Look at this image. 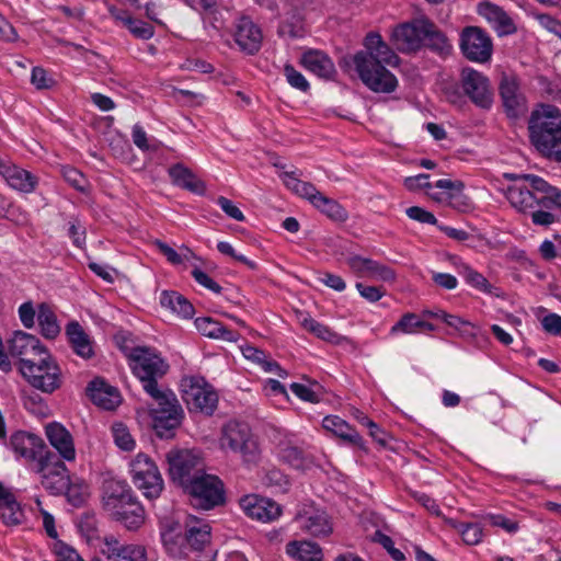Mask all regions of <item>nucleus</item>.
Wrapping results in <instances>:
<instances>
[{"label":"nucleus","mask_w":561,"mask_h":561,"mask_svg":"<svg viewBox=\"0 0 561 561\" xmlns=\"http://www.w3.org/2000/svg\"><path fill=\"white\" fill-rule=\"evenodd\" d=\"M133 374L154 401L149 409L153 430L160 438H172L183 419V410L174 392L159 386L158 380L169 370V364L151 347H123Z\"/></svg>","instance_id":"nucleus-1"},{"label":"nucleus","mask_w":561,"mask_h":561,"mask_svg":"<svg viewBox=\"0 0 561 561\" xmlns=\"http://www.w3.org/2000/svg\"><path fill=\"white\" fill-rule=\"evenodd\" d=\"M512 181L504 194L519 213L530 214L536 226L548 227L558 220L561 211V191L535 174L505 173Z\"/></svg>","instance_id":"nucleus-2"},{"label":"nucleus","mask_w":561,"mask_h":561,"mask_svg":"<svg viewBox=\"0 0 561 561\" xmlns=\"http://www.w3.org/2000/svg\"><path fill=\"white\" fill-rule=\"evenodd\" d=\"M364 46L365 50L354 56L360 80L374 92H393L398 80L386 67L398 66L399 57L378 33L367 34Z\"/></svg>","instance_id":"nucleus-3"},{"label":"nucleus","mask_w":561,"mask_h":561,"mask_svg":"<svg viewBox=\"0 0 561 561\" xmlns=\"http://www.w3.org/2000/svg\"><path fill=\"white\" fill-rule=\"evenodd\" d=\"M529 141L546 159L561 163V111L541 105L528 121Z\"/></svg>","instance_id":"nucleus-4"},{"label":"nucleus","mask_w":561,"mask_h":561,"mask_svg":"<svg viewBox=\"0 0 561 561\" xmlns=\"http://www.w3.org/2000/svg\"><path fill=\"white\" fill-rule=\"evenodd\" d=\"M103 507L128 530H137L145 523V510L125 481L112 479L104 482Z\"/></svg>","instance_id":"nucleus-5"},{"label":"nucleus","mask_w":561,"mask_h":561,"mask_svg":"<svg viewBox=\"0 0 561 561\" xmlns=\"http://www.w3.org/2000/svg\"><path fill=\"white\" fill-rule=\"evenodd\" d=\"M219 446L224 451L239 455L247 465L257 463L261 450L250 426L240 421L230 420L221 427Z\"/></svg>","instance_id":"nucleus-6"},{"label":"nucleus","mask_w":561,"mask_h":561,"mask_svg":"<svg viewBox=\"0 0 561 561\" xmlns=\"http://www.w3.org/2000/svg\"><path fill=\"white\" fill-rule=\"evenodd\" d=\"M210 526L203 520L192 518L186 525L185 535H175L172 530L162 534L168 553L173 558H184L188 550L202 551L210 543Z\"/></svg>","instance_id":"nucleus-7"},{"label":"nucleus","mask_w":561,"mask_h":561,"mask_svg":"<svg viewBox=\"0 0 561 561\" xmlns=\"http://www.w3.org/2000/svg\"><path fill=\"white\" fill-rule=\"evenodd\" d=\"M30 365L20 366V371L28 383L45 392L51 393L61 386V370L47 352L35 362L27 360Z\"/></svg>","instance_id":"nucleus-8"},{"label":"nucleus","mask_w":561,"mask_h":561,"mask_svg":"<svg viewBox=\"0 0 561 561\" xmlns=\"http://www.w3.org/2000/svg\"><path fill=\"white\" fill-rule=\"evenodd\" d=\"M184 492L190 496L192 505L202 510H211L225 501V491L221 480L205 471L193 479L185 488Z\"/></svg>","instance_id":"nucleus-9"},{"label":"nucleus","mask_w":561,"mask_h":561,"mask_svg":"<svg viewBox=\"0 0 561 561\" xmlns=\"http://www.w3.org/2000/svg\"><path fill=\"white\" fill-rule=\"evenodd\" d=\"M182 397L191 411L211 415L217 409L218 394L203 377H184L181 381Z\"/></svg>","instance_id":"nucleus-10"},{"label":"nucleus","mask_w":561,"mask_h":561,"mask_svg":"<svg viewBox=\"0 0 561 561\" xmlns=\"http://www.w3.org/2000/svg\"><path fill=\"white\" fill-rule=\"evenodd\" d=\"M134 484L147 499H157L163 490V479L154 461L139 453L130 462Z\"/></svg>","instance_id":"nucleus-11"},{"label":"nucleus","mask_w":561,"mask_h":561,"mask_svg":"<svg viewBox=\"0 0 561 561\" xmlns=\"http://www.w3.org/2000/svg\"><path fill=\"white\" fill-rule=\"evenodd\" d=\"M33 472L39 476L42 486L53 495L64 494L69 485L67 467L54 453L35 462Z\"/></svg>","instance_id":"nucleus-12"},{"label":"nucleus","mask_w":561,"mask_h":561,"mask_svg":"<svg viewBox=\"0 0 561 561\" xmlns=\"http://www.w3.org/2000/svg\"><path fill=\"white\" fill-rule=\"evenodd\" d=\"M170 478L185 488L204 471L201 457L188 449H172L167 454Z\"/></svg>","instance_id":"nucleus-13"},{"label":"nucleus","mask_w":561,"mask_h":561,"mask_svg":"<svg viewBox=\"0 0 561 561\" xmlns=\"http://www.w3.org/2000/svg\"><path fill=\"white\" fill-rule=\"evenodd\" d=\"M460 49L470 61L483 64L491 59L493 44L484 30L467 26L460 34Z\"/></svg>","instance_id":"nucleus-14"},{"label":"nucleus","mask_w":561,"mask_h":561,"mask_svg":"<svg viewBox=\"0 0 561 561\" xmlns=\"http://www.w3.org/2000/svg\"><path fill=\"white\" fill-rule=\"evenodd\" d=\"M295 520L300 530L313 537H328L333 531L331 517L314 503L299 505Z\"/></svg>","instance_id":"nucleus-15"},{"label":"nucleus","mask_w":561,"mask_h":561,"mask_svg":"<svg viewBox=\"0 0 561 561\" xmlns=\"http://www.w3.org/2000/svg\"><path fill=\"white\" fill-rule=\"evenodd\" d=\"M460 82L465 94L481 108H489L493 102L490 80L478 70L467 67L460 73Z\"/></svg>","instance_id":"nucleus-16"},{"label":"nucleus","mask_w":561,"mask_h":561,"mask_svg":"<svg viewBox=\"0 0 561 561\" xmlns=\"http://www.w3.org/2000/svg\"><path fill=\"white\" fill-rule=\"evenodd\" d=\"M10 446L18 457L24 459L31 470L35 467V462L50 453L41 437L26 432L14 433L10 438Z\"/></svg>","instance_id":"nucleus-17"},{"label":"nucleus","mask_w":561,"mask_h":561,"mask_svg":"<svg viewBox=\"0 0 561 561\" xmlns=\"http://www.w3.org/2000/svg\"><path fill=\"white\" fill-rule=\"evenodd\" d=\"M427 20L420 18L397 26L392 32V42L397 49L402 53L419 50L424 43Z\"/></svg>","instance_id":"nucleus-18"},{"label":"nucleus","mask_w":561,"mask_h":561,"mask_svg":"<svg viewBox=\"0 0 561 561\" xmlns=\"http://www.w3.org/2000/svg\"><path fill=\"white\" fill-rule=\"evenodd\" d=\"M8 351L20 359V366L30 365L27 360L35 362L48 352L36 336L22 331L14 332L8 340Z\"/></svg>","instance_id":"nucleus-19"},{"label":"nucleus","mask_w":561,"mask_h":561,"mask_svg":"<svg viewBox=\"0 0 561 561\" xmlns=\"http://www.w3.org/2000/svg\"><path fill=\"white\" fill-rule=\"evenodd\" d=\"M240 506L249 517L263 523L273 522L282 514V508L276 502L254 494L243 496Z\"/></svg>","instance_id":"nucleus-20"},{"label":"nucleus","mask_w":561,"mask_h":561,"mask_svg":"<svg viewBox=\"0 0 561 561\" xmlns=\"http://www.w3.org/2000/svg\"><path fill=\"white\" fill-rule=\"evenodd\" d=\"M346 264L359 277H368L381 282H392L396 279V273L391 267L368 257L352 255L346 259Z\"/></svg>","instance_id":"nucleus-21"},{"label":"nucleus","mask_w":561,"mask_h":561,"mask_svg":"<svg viewBox=\"0 0 561 561\" xmlns=\"http://www.w3.org/2000/svg\"><path fill=\"white\" fill-rule=\"evenodd\" d=\"M263 41L261 28L248 16L238 20L234 31V42L239 49L248 55L256 54Z\"/></svg>","instance_id":"nucleus-22"},{"label":"nucleus","mask_w":561,"mask_h":561,"mask_svg":"<svg viewBox=\"0 0 561 561\" xmlns=\"http://www.w3.org/2000/svg\"><path fill=\"white\" fill-rule=\"evenodd\" d=\"M499 89L508 116L517 117L526 110L525 98L519 90V82L515 76L503 75Z\"/></svg>","instance_id":"nucleus-23"},{"label":"nucleus","mask_w":561,"mask_h":561,"mask_svg":"<svg viewBox=\"0 0 561 561\" xmlns=\"http://www.w3.org/2000/svg\"><path fill=\"white\" fill-rule=\"evenodd\" d=\"M45 434L49 444L66 461H75L76 448L72 435L59 423H49L45 427Z\"/></svg>","instance_id":"nucleus-24"},{"label":"nucleus","mask_w":561,"mask_h":561,"mask_svg":"<svg viewBox=\"0 0 561 561\" xmlns=\"http://www.w3.org/2000/svg\"><path fill=\"white\" fill-rule=\"evenodd\" d=\"M0 175L14 190L31 193L37 185V179L28 171L0 159Z\"/></svg>","instance_id":"nucleus-25"},{"label":"nucleus","mask_w":561,"mask_h":561,"mask_svg":"<svg viewBox=\"0 0 561 561\" xmlns=\"http://www.w3.org/2000/svg\"><path fill=\"white\" fill-rule=\"evenodd\" d=\"M88 393L93 403L104 410H114L121 403L118 390L102 379L91 381Z\"/></svg>","instance_id":"nucleus-26"},{"label":"nucleus","mask_w":561,"mask_h":561,"mask_svg":"<svg viewBox=\"0 0 561 561\" xmlns=\"http://www.w3.org/2000/svg\"><path fill=\"white\" fill-rule=\"evenodd\" d=\"M478 12L492 24L499 35H508L516 31L513 20L499 5L491 2L480 3Z\"/></svg>","instance_id":"nucleus-27"},{"label":"nucleus","mask_w":561,"mask_h":561,"mask_svg":"<svg viewBox=\"0 0 561 561\" xmlns=\"http://www.w3.org/2000/svg\"><path fill=\"white\" fill-rule=\"evenodd\" d=\"M169 175L172 183L181 188L198 195H203L206 191L205 183L181 163L172 165L169 169Z\"/></svg>","instance_id":"nucleus-28"},{"label":"nucleus","mask_w":561,"mask_h":561,"mask_svg":"<svg viewBox=\"0 0 561 561\" xmlns=\"http://www.w3.org/2000/svg\"><path fill=\"white\" fill-rule=\"evenodd\" d=\"M196 329L209 339L222 340L226 342H237L240 337L239 333L228 329L219 321L209 317L195 319Z\"/></svg>","instance_id":"nucleus-29"},{"label":"nucleus","mask_w":561,"mask_h":561,"mask_svg":"<svg viewBox=\"0 0 561 561\" xmlns=\"http://www.w3.org/2000/svg\"><path fill=\"white\" fill-rule=\"evenodd\" d=\"M324 430L332 432L335 436L354 446L363 447L364 440L358 432L347 422L336 415L325 416L322 421Z\"/></svg>","instance_id":"nucleus-30"},{"label":"nucleus","mask_w":561,"mask_h":561,"mask_svg":"<svg viewBox=\"0 0 561 561\" xmlns=\"http://www.w3.org/2000/svg\"><path fill=\"white\" fill-rule=\"evenodd\" d=\"M302 66L322 78H331L335 72L333 61L320 50H309L301 57Z\"/></svg>","instance_id":"nucleus-31"},{"label":"nucleus","mask_w":561,"mask_h":561,"mask_svg":"<svg viewBox=\"0 0 561 561\" xmlns=\"http://www.w3.org/2000/svg\"><path fill=\"white\" fill-rule=\"evenodd\" d=\"M278 448L280 460L294 469L304 471L312 467V458L307 455L300 447L291 445L290 443H282L279 444Z\"/></svg>","instance_id":"nucleus-32"},{"label":"nucleus","mask_w":561,"mask_h":561,"mask_svg":"<svg viewBox=\"0 0 561 561\" xmlns=\"http://www.w3.org/2000/svg\"><path fill=\"white\" fill-rule=\"evenodd\" d=\"M286 552L297 561H322L323 559L320 546L308 540H294L288 542Z\"/></svg>","instance_id":"nucleus-33"},{"label":"nucleus","mask_w":561,"mask_h":561,"mask_svg":"<svg viewBox=\"0 0 561 561\" xmlns=\"http://www.w3.org/2000/svg\"><path fill=\"white\" fill-rule=\"evenodd\" d=\"M423 46L440 56L450 54L453 49L448 37L430 19L426 24Z\"/></svg>","instance_id":"nucleus-34"},{"label":"nucleus","mask_w":561,"mask_h":561,"mask_svg":"<svg viewBox=\"0 0 561 561\" xmlns=\"http://www.w3.org/2000/svg\"><path fill=\"white\" fill-rule=\"evenodd\" d=\"M160 304L184 319H191L195 312L193 305L178 291H163Z\"/></svg>","instance_id":"nucleus-35"},{"label":"nucleus","mask_w":561,"mask_h":561,"mask_svg":"<svg viewBox=\"0 0 561 561\" xmlns=\"http://www.w3.org/2000/svg\"><path fill=\"white\" fill-rule=\"evenodd\" d=\"M66 333L76 354L83 358H90L93 355L91 342L78 322H70Z\"/></svg>","instance_id":"nucleus-36"},{"label":"nucleus","mask_w":561,"mask_h":561,"mask_svg":"<svg viewBox=\"0 0 561 561\" xmlns=\"http://www.w3.org/2000/svg\"><path fill=\"white\" fill-rule=\"evenodd\" d=\"M37 322L41 328V333L46 339H55L60 333L57 317L47 304H41L38 306Z\"/></svg>","instance_id":"nucleus-37"},{"label":"nucleus","mask_w":561,"mask_h":561,"mask_svg":"<svg viewBox=\"0 0 561 561\" xmlns=\"http://www.w3.org/2000/svg\"><path fill=\"white\" fill-rule=\"evenodd\" d=\"M460 274L462 275L465 280L473 288H476L482 293L489 294V295H494L496 297L500 296V293L497 291L499 288L491 285L489 283V280L482 274L474 271L470 266L462 265Z\"/></svg>","instance_id":"nucleus-38"},{"label":"nucleus","mask_w":561,"mask_h":561,"mask_svg":"<svg viewBox=\"0 0 561 561\" xmlns=\"http://www.w3.org/2000/svg\"><path fill=\"white\" fill-rule=\"evenodd\" d=\"M313 206L333 220L344 221L347 218L346 210L336 201L322 193L316 197Z\"/></svg>","instance_id":"nucleus-39"},{"label":"nucleus","mask_w":561,"mask_h":561,"mask_svg":"<svg viewBox=\"0 0 561 561\" xmlns=\"http://www.w3.org/2000/svg\"><path fill=\"white\" fill-rule=\"evenodd\" d=\"M301 324L307 331L311 332L323 341L330 342L332 344H339L342 341L341 335L312 318H305L301 321Z\"/></svg>","instance_id":"nucleus-40"},{"label":"nucleus","mask_w":561,"mask_h":561,"mask_svg":"<svg viewBox=\"0 0 561 561\" xmlns=\"http://www.w3.org/2000/svg\"><path fill=\"white\" fill-rule=\"evenodd\" d=\"M448 523L460 533L462 540L467 545H478L482 540L483 531L480 524H463L453 519H449Z\"/></svg>","instance_id":"nucleus-41"},{"label":"nucleus","mask_w":561,"mask_h":561,"mask_svg":"<svg viewBox=\"0 0 561 561\" xmlns=\"http://www.w3.org/2000/svg\"><path fill=\"white\" fill-rule=\"evenodd\" d=\"M242 354L247 359L261 364L265 371L276 373L279 376H282L280 373L284 371L276 362L267 360L266 354L262 350H259L252 345H245L242 347Z\"/></svg>","instance_id":"nucleus-42"},{"label":"nucleus","mask_w":561,"mask_h":561,"mask_svg":"<svg viewBox=\"0 0 561 561\" xmlns=\"http://www.w3.org/2000/svg\"><path fill=\"white\" fill-rule=\"evenodd\" d=\"M78 528L88 542L100 538L98 519L94 514H82L78 523Z\"/></svg>","instance_id":"nucleus-43"},{"label":"nucleus","mask_w":561,"mask_h":561,"mask_svg":"<svg viewBox=\"0 0 561 561\" xmlns=\"http://www.w3.org/2000/svg\"><path fill=\"white\" fill-rule=\"evenodd\" d=\"M113 438L118 448L130 451L135 448L136 443L126 425L116 423L112 427Z\"/></svg>","instance_id":"nucleus-44"},{"label":"nucleus","mask_w":561,"mask_h":561,"mask_svg":"<svg viewBox=\"0 0 561 561\" xmlns=\"http://www.w3.org/2000/svg\"><path fill=\"white\" fill-rule=\"evenodd\" d=\"M0 510L2 511L1 517L5 525H20L24 518L23 511L21 510L20 504L16 502L15 497L1 506Z\"/></svg>","instance_id":"nucleus-45"},{"label":"nucleus","mask_w":561,"mask_h":561,"mask_svg":"<svg viewBox=\"0 0 561 561\" xmlns=\"http://www.w3.org/2000/svg\"><path fill=\"white\" fill-rule=\"evenodd\" d=\"M420 318L415 313H405L401 319L391 328L392 335L398 333L413 334L419 331Z\"/></svg>","instance_id":"nucleus-46"},{"label":"nucleus","mask_w":561,"mask_h":561,"mask_svg":"<svg viewBox=\"0 0 561 561\" xmlns=\"http://www.w3.org/2000/svg\"><path fill=\"white\" fill-rule=\"evenodd\" d=\"M124 25L138 38L149 39L153 35V27L149 23L135 20L131 16L124 19Z\"/></svg>","instance_id":"nucleus-47"},{"label":"nucleus","mask_w":561,"mask_h":561,"mask_svg":"<svg viewBox=\"0 0 561 561\" xmlns=\"http://www.w3.org/2000/svg\"><path fill=\"white\" fill-rule=\"evenodd\" d=\"M116 551V558H121L126 561H146L147 559L145 548L139 545L123 546Z\"/></svg>","instance_id":"nucleus-48"},{"label":"nucleus","mask_w":561,"mask_h":561,"mask_svg":"<svg viewBox=\"0 0 561 561\" xmlns=\"http://www.w3.org/2000/svg\"><path fill=\"white\" fill-rule=\"evenodd\" d=\"M278 34L283 37L299 38L304 36L305 31L301 22L298 19L293 18L284 21L279 25Z\"/></svg>","instance_id":"nucleus-49"},{"label":"nucleus","mask_w":561,"mask_h":561,"mask_svg":"<svg viewBox=\"0 0 561 561\" xmlns=\"http://www.w3.org/2000/svg\"><path fill=\"white\" fill-rule=\"evenodd\" d=\"M284 75L287 79V82L295 89L300 91H307L309 89V83L306 78L297 71L294 66L290 64H286L284 67Z\"/></svg>","instance_id":"nucleus-50"},{"label":"nucleus","mask_w":561,"mask_h":561,"mask_svg":"<svg viewBox=\"0 0 561 561\" xmlns=\"http://www.w3.org/2000/svg\"><path fill=\"white\" fill-rule=\"evenodd\" d=\"M62 175L72 187L80 192H85L88 182L79 170L72 167H65Z\"/></svg>","instance_id":"nucleus-51"},{"label":"nucleus","mask_w":561,"mask_h":561,"mask_svg":"<svg viewBox=\"0 0 561 561\" xmlns=\"http://www.w3.org/2000/svg\"><path fill=\"white\" fill-rule=\"evenodd\" d=\"M355 287L359 295L369 302H376L386 295V290L382 286H370L364 283H356Z\"/></svg>","instance_id":"nucleus-52"},{"label":"nucleus","mask_w":561,"mask_h":561,"mask_svg":"<svg viewBox=\"0 0 561 561\" xmlns=\"http://www.w3.org/2000/svg\"><path fill=\"white\" fill-rule=\"evenodd\" d=\"M54 551L57 556L56 561H83L77 551L61 540H56Z\"/></svg>","instance_id":"nucleus-53"},{"label":"nucleus","mask_w":561,"mask_h":561,"mask_svg":"<svg viewBox=\"0 0 561 561\" xmlns=\"http://www.w3.org/2000/svg\"><path fill=\"white\" fill-rule=\"evenodd\" d=\"M31 82L36 89H50L55 84V80L47 75L42 67H34L32 70Z\"/></svg>","instance_id":"nucleus-54"},{"label":"nucleus","mask_w":561,"mask_h":561,"mask_svg":"<svg viewBox=\"0 0 561 561\" xmlns=\"http://www.w3.org/2000/svg\"><path fill=\"white\" fill-rule=\"evenodd\" d=\"M405 214L410 219L419 221L421 224H430V225L437 224L436 217L431 211H427L424 208L419 207V206L409 207L405 210Z\"/></svg>","instance_id":"nucleus-55"},{"label":"nucleus","mask_w":561,"mask_h":561,"mask_svg":"<svg viewBox=\"0 0 561 561\" xmlns=\"http://www.w3.org/2000/svg\"><path fill=\"white\" fill-rule=\"evenodd\" d=\"M217 204L219 205L221 210L230 218L237 221H243L245 219L243 213L229 198L225 196H219L217 198Z\"/></svg>","instance_id":"nucleus-56"},{"label":"nucleus","mask_w":561,"mask_h":561,"mask_svg":"<svg viewBox=\"0 0 561 561\" xmlns=\"http://www.w3.org/2000/svg\"><path fill=\"white\" fill-rule=\"evenodd\" d=\"M430 175L425 173H421L414 176L405 178L404 180V186L407 190L414 192L420 188H432L433 184L428 181Z\"/></svg>","instance_id":"nucleus-57"},{"label":"nucleus","mask_w":561,"mask_h":561,"mask_svg":"<svg viewBox=\"0 0 561 561\" xmlns=\"http://www.w3.org/2000/svg\"><path fill=\"white\" fill-rule=\"evenodd\" d=\"M264 482L266 485L276 486L279 489H285L288 485L287 477L276 468L266 471Z\"/></svg>","instance_id":"nucleus-58"},{"label":"nucleus","mask_w":561,"mask_h":561,"mask_svg":"<svg viewBox=\"0 0 561 561\" xmlns=\"http://www.w3.org/2000/svg\"><path fill=\"white\" fill-rule=\"evenodd\" d=\"M192 276L199 285L206 287L207 289L216 294H219L222 289L218 283H216L211 277H209L205 272L201 271L199 268H194L192 271Z\"/></svg>","instance_id":"nucleus-59"},{"label":"nucleus","mask_w":561,"mask_h":561,"mask_svg":"<svg viewBox=\"0 0 561 561\" xmlns=\"http://www.w3.org/2000/svg\"><path fill=\"white\" fill-rule=\"evenodd\" d=\"M35 314H36V312H35L34 306L31 301H26V302L22 304L19 308L20 320H21L22 324L27 329H31L34 327Z\"/></svg>","instance_id":"nucleus-60"},{"label":"nucleus","mask_w":561,"mask_h":561,"mask_svg":"<svg viewBox=\"0 0 561 561\" xmlns=\"http://www.w3.org/2000/svg\"><path fill=\"white\" fill-rule=\"evenodd\" d=\"M442 320L449 327H451L462 333H468L469 332L468 329L473 328L469 321H467L458 316L449 314L447 312H442Z\"/></svg>","instance_id":"nucleus-61"},{"label":"nucleus","mask_w":561,"mask_h":561,"mask_svg":"<svg viewBox=\"0 0 561 561\" xmlns=\"http://www.w3.org/2000/svg\"><path fill=\"white\" fill-rule=\"evenodd\" d=\"M290 390L304 401L312 403L319 402V396L305 385L293 382L290 385Z\"/></svg>","instance_id":"nucleus-62"},{"label":"nucleus","mask_w":561,"mask_h":561,"mask_svg":"<svg viewBox=\"0 0 561 561\" xmlns=\"http://www.w3.org/2000/svg\"><path fill=\"white\" fill-rule=\"evenodd\" d=\"M541 325L546 332L559 335L561 333V316L549 313L542 318Z\"/></svg>","instance_id":"nucleus-63"},{"label":"nucleus","mask_w":561,"mask_h":561,"mask_svg":"<svg viewBox=\"0 0 561 561\" xmlns=\"http://www.w3.org/2000/svg\"><path fill=\"white\" fill-rule=\"evenodd\" d=\"M131 137H133V141L134 144L142 151H148V150H156L157 148L156 147H151L148 142V138H147V134L146 131L144 130V128L136 124L134 127H133V133H131Z\"/></svg>","instance_id":"nucleus-64"}]
</instances>
